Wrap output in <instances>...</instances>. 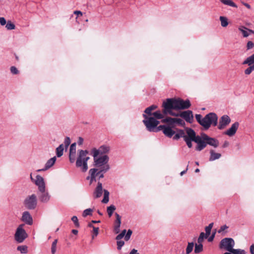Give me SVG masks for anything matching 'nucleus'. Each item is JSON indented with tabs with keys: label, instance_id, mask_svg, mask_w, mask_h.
<instances>
[{
	"label": "nucleus",
	"instance_id": "obj_1",
	"mask_svg": "<svg viewBox=\"0 0 254 254\" xmlns=\"http://www.w3.org/2000/svg\"><path fill=\"white\" fill-rule=\"evenodd\" d=\"M186 131L180 129L174 135V139H178L180 137H183L189 148L192 147L191 141L197 143L195 149L201 151L206 147L207 144L214 147H217L219 145V141L217 139L210 137L206 134L202 133L200 136L196 135L195 131L190 128H187Z\"/></svg>",
	"mask_w": 254,
	"mask_h": 254
},
{
	"label": "nucleus",
	"instance_id": "obj_2",
	"mask_svg": "<svg viewBox=\"0 0 254 254\" xmlns=\"http://www.w3.org/2000/svg\"><path fill=\"white\" fill-rule=\"evenodd\" d=\"M191 104L189 100L186 101L182 99L169 98L164 101L162 104L163 107V113L164 115L169 114L172 116H178L172 110H183L190 108Z\"/></svg>",
	"mask_w": 254,
	"mask_h": 254
},
{
	"label": "nucleus",
	"instance_id": "obj_3",
	"mask_svg": "<svg viewBox=\"0 0 254 254\" xmlns=\"http://www.w3.org/2000/svg\"><path fill=\"white\" fill-rule=\"evenodd\" d=\"M197 122L202 126L205 129H208L211 125L216 126L217 125L218 117L215 113H210L203 118L200 114L195 116Z\"/></svg>",
	"mask_w": 254,
	"mask_h": 254
},
{
	"label": "nucleus",
	"instance_id": "obj_4",
	"mask_svg": "<svg viewBox=\"0 0 254 254\" xmlns=\"http://www.w3.org/2000/svg\"><path fill=\"white\" fill-rule=\"evenodd\" d=\"M110 147L103 145L99 147V148H93L90 151V155L93 157L94 159L99 157L98 159H109L108 154L110 151Z\"/></svg>",
	"mask_w": 254,
	"mask_h": 254
},
{
	"label": "nucleus",
	"instance_id": "obj_5",
	"mask_svg": "<svg viewBox=\"0 0 254 254\" xmlns=\"http://www.w3.org/2000/svg\"><path fill=\"white\" fill-rule=\"evenodd\" d=\"M144 120L143 123L146 127L147 130L151 132H158L157 126L159 124V121L156 120L154 118L148 116L146 114H143Z\"/></svg>",
	"mask_w": 254,
	"mask_h": 254
},
{
	"label": "nucleus",
	"instance_id": "obj_6",
	"mask_svg": "<svg viewBox=\"0 0 254 254\" xmlns=\"http://www.w3.org/2000/svg\"><path fill=\"white\" fill-rule=\"evenodd\" d=\"M24 224H20L16 230L14 235L15 240L18 243H22L28 237V234L23 229Z\"/></svg>",
	"mask_w": 254,
	"mask_h": 254
},
{
	"label": "nucleus",
	"instance_id": "obj_7",
	"mask_svg": "<svg viewBox=\"0 0 254 254\" xmlns=\"http://www.w3.org/2000/svg\"><path fill=\"white\" fill-rule=\"evenodd\" d=\"M24 206L29 210H34L37 205V196L35 194L28 196L24 200Z\"/></svg>",
	"mask_w": 254,
	"mask_h": 254
},
{
	"label": "nucleus",
	"instance_id": "obj_8",
	"mask_svg": "<svg viewBox=\"0 0 254 254\" xmlns=\"http://www.w3.org/2000/svg\"><path fill=\"white\" fill-rule=\"evenodd\" d=\"M109 165L107 164L103 165L99 169L92 168L89 170V174H90V183H92L94 181H96V177L98 174L101 173H106L109 169Z\"/></svg>",
	"mask_w": 254,
	"mask_h": 254
},
{
	"label": "nucleus",
	"instance_id": "obj_9",
	"mask_svg": "<svg viewBox=\"0 0 254 254\" xmlns=\"http://www.w3.org/2000/svg\"><path fill=\"white\" fill-rule=\"evenodd\" d=\"M235 244V241L233 238H225L220 241L219 248L221 249H224L227 251L230 252L233 249Z\"/></svg>",
	"mask_w": 254,
	"mask_h": 254
},
{
	"label": "nucleus",
	"instance_id": "obj_10",
	"mask_svg": "<svg viewBox=\"0 0 254 254\" xmlns=\"http://www.w3.org/2000/svg\"><path fill=\"white\" fill-rule=\"evenodd\" d=\"M36 178V179L34 180V183L37 186H38L39 191L40 192L45 191L46 186L43 178L39 175H37Z\"/></svg>",
	"mask_w": 254,
	"mask_h": 254
},
{
	"label": "nucleus",
	"instance_id": "obj_11",
	"mask_svg": "<svg viewBox=\"0 0 254 254\" xmlns=\"http://www.w3.org/2000/svg\"><path fill=\"white\" fill-rule=\"evenodd\" d=\"M157 130H162L163 133L167 137H171L175 133V131L173 130L171 127H167L165 125H160L158 127Z\"/></svg>",
	"mask_w": 254,
	"mask_h": 254
},
{
	"label": "nucleus",
	"instance_id": "obj_12",
	"mask_svg": "<svg viewBox=\"0 0 254 254\" xmlns=\"http://www.w3.org/2000/svg\"><path fill=\"white\" fill-rule=\"evenodd\" d=\"M178 116H180L185 120L188 123H191L193 121V117L192 112L190 110L182 112L180 114H178Z\"/></svg>",
	"mask_w": 254,
	"mask_h": 254
},
{
	"label": "nucleus",
	"instance_id": "obj_13",
	"mask_svg": "<svg viewBox=\"0 0 254 254\" xmlns=\"http://www.w3.org/2000/svg\"><path fill=\"white\" fill-rule=\"evenodd\" d=\"M231 122V119L227 115L223 116L219 120L218 128L219 129H224Z\"/></svg>",
	"mask_w": 254,
	"mask_h": 254
},
{
	"label": "nucleus",
	"instance_id": "obj_14",
	"mask_svg": "<svg viewBox=\"0 0 254 254\" xmlns=\"http://www.w3.org/2000/svg\"><path fill=\"white\" fill-rule=\"evenodd\" d=\"M21 220L27 225H32L33 224L32 217L28 211L23 212Z\"/></svg>",
	"mask_w": 254,
	"mask_h": 254
},
{
	"label": "nucleus",
	"instance_id": "obj_15",
	"mask_svg": "<svg viewBox=\"0 0 254 254\" xmlns=\"http://www.w3.org/2000/svg\"><path fill=\"white\" fill-rule=\"evenodd\" d=\"M239 126V124L238 122H235L232 125L230 128H229L227 131L225 132V134L229 136H234Z\"/></svg>",
	"mask_w": 254,
	"mask_h": 254
},
{
	"label": "nucleus",
	"instance_id": "obj_16",
	"mask_svg": "<svg viewBox=\"0 0 254 254\" xmlns=\"http://www.w3.org/2000/svg\"><path fill=\"white\" fill-rule=\"evenodd\" d=\"M88 160H76V166L80 167L83 172H85L88 169L87 161Z\"/></svg>",
	"mask_w": 254,
	"mask_h": 254
},
{
	"label": "nucleus",
	"instance_id": "obj_17",
	"mask_svg": "<svg viewBox=\"0 0 254 254\" xmlns=\"http://www.w3.org/2000/svg\"><path fill=\"white\" fill-rule=\"evenodd\" d=\"M103 193L102 184L98 182L97 186L96 187L93 194L95 198H97L101 196Z\"/></svg>",
	"mask_w": 254,
	"mask_h": 254
},
{
	"label": "nucleus",
	"instance_id": "obj_18",
	"mask_svg": "<svg viewBox=\"0 0 254 254\" xmlns=\"http://www.w3.org/2000/svg\"><path fill=\"white\" fill-rule=\"evenodd\" d=\"M76 152V143L75 142L71 144L69 147V159H74Z\"/></svg>",
	"mask_w": 254,
	"mask_h": 254
},
{
	"label": "nucleus",
	"instance_id": "obj_19",
	"mask_svg": "<svg viewBox=\"0 0 254 254\" xmlns=\"http://www.w3.org/2000/svg\"><path fill=\"white\" fill-rule=\"evenodd\" d=\"M41 194L39 196V198L42 202H47L50 198V196L48 192H40Z\"/></svg>",
	"mask_w": 254,
	"mask_h": 254
},
{
	"label": "nucleus",
	"instance_id": "obj_20",
	"mask_svg": "<svg viewBox=\"0 0 254 254\" xmlns=\"http://www.w3.org/2000/svg\"><path fill=\"white\" fill-rule=\"evenodd\" d=\"M176 118H172L171 117H167L164 119H162V122L163 123H166L169 126L173 127L174 125L176 124Z\"/></svg>",
	"mask_w": 254,
	"mask_h": 254
},
{
	"label": "nucleus",
	"instance_id": "obj_21",
	"mask_svg": "<svg viewBox=\"0 0 254 254\" xmlns=\"http://www.w3.org/2000/svg\"><path fill=\"white\" fill-rule=\"evenodd\" d=\"M57 160H48L47 163L45 164V166L44 168L42 169H39L37 170L38 172L44 171L49 169L52 166L54 165Z\"/></svg>",
	"mask_w": 254,
	"mask_h": 254
},
{
	"label": "nucleus",
	"instance_id": "obj_22",
	"mask_svg": "<svg viewBox=\"0 0 254 254\" xmlns=\"http://www.w3.org/2000/svg\"><path fill=\"white\" fill-rule=\"evenodd\" d=\"M89 153V152L85 150H79L78 151V157L77 159H90L89 157H86V155Z\"/></svg>",
	"mask_w": 254,
	"mask_h": 254
},
{
	"label": "nucleus",
	"instance_id": "obj_23",
	"mask_svg": "<svg viewBox=\"0 0 254 254\" xmlns=\"http://www.w3.org/2000/svg\"><path fill=\"white\" fill-rule=\"evenodd\" d=\"M109 160H94V165L95 167L100 168L103 165L108 163Z\"/></svg>",
	"mask_w": 254,
	"mask_h": 254
},
{
	"label": "nucleus",
	"instance_id": "obj_24",
	"mask_svg": "<svg viewBox=\"0 0 254 254\" xmlns=\"http://www.w3.org/2000/svg\"><path fill=\"white\" fill-rule=\"evenodd\" d=\"M64 144H62L60 145L57 148H56V155L58 157H61L64 153Z\"/></svg>",
	"mask_w": 254,
	"mask_h": 254
},
{
	"label": "nucleus",
	"instance_id": "obj_25",
	"mask_svg": "<svg viewBox=\"0 0 254 254\" xmlns=\"http://www.w3.org/2000/svg\"><path fill=\"white\" fill-rule=\"evenodd\" d=\"M244 64H248L249 65H252L254 64V54L252 56L247 58L243 63Z\"/></svg>",
	"mask_w": 254,
	"mask_h": 254
},
{
	"label": "nucleus",
	"instance_id": "obj_26",
	"mask_svg": "<svg viewBox=\"0 0 254 254\" xmlns=\"http://www.w3.org/2000/svg\"><path fill=\"white\" fill-rule=\"evenodd\" d=\"M157 106L155 105H151L145 110L144 113L148 116H151L152 115V111L157 109Z\"/></svg>",
	"mask_w": 254,
	"mask_h": 254
},
{
	"label": "nucleus",
	"instance_id": "obj_27",
	"mask_svg": "<svg viewBox=\"0 0 254 254\" xmlns=\"http://www.w3.org/2000/svg\"><path fill=\"white\" fill-rule=\"evenodd\" d=\"M220 1L225 5H229L236 8L238 7L236 4L231 0H220Z\"/></svg>",
	"mask_w": 254,
	"mask_h": 254
},
{
	"label": "nucleus",
	"instance_id": "obj_28",
	"mask_svg": "<svg viewBox=\"0 0 254 254\" xmlns=\"http://www.w3.org/2000/svg\"><path fill=\"white\" fill-rule=\"evenodd\" d=\"M116 208L115 206L113 204H112L110 206L107 207V211L109 217L112 216L114 211L116 210Z\"/></svg>",
	"mask_w": 254,
	"mask_h": 254
},
{
	"label": "nucleus",
	"instance_id": "obj_29",
	"mask_svg": "<svg viewBox=\"0 0 254 254\" xmlns=\"http://www.w3.org/2000/svg\"><path fill=\"white\" fill-rule=\"evenodd\" d=\"M203 251V245L201 243L198 244H195L194 248V253L198 254Z\"/></svg>",
	"mask_w": 254,
	"mask_h": 254
},
{
	"label": "nucleus",
	"instance_id": "obj_30",
	"mask_svg": "<svg viewBox=\"0 0 254 254\" xmlns=\"http://www.w3.org/2000/svg\"><path fill=\"white\" fill-rule=\"evenodd\" d=\"M28 247L25 245L19 246L17 248V250L20 251L21 254H26L28 253Z\"/></svg>",
	"mask_w": 254,
	"mask_h": 254
},
{
	"label": "nucleus",
	"instance_id": "obj_31",
	"mask_svg": "<svg viewBox=\"0 0 254 254\" xmlns=\"http://www.w3.org/2000/svg\"><path fill=\"white\" fill-rule=\"evenodd\" d=\"M153 118L156 119H162L164 118V115L162 114L160 111H157L152 113Z\"/></svg>",
	"mask_w": 254,
	"mask_h": 254
},
{
	"label": "nucleus",
	"instance_id": "obj_32",
	"mask_svg": "<svg viewBox=\"0 0 254 254\" xmlns=\"http://www.w3.org/2000/svg\"><path fill=\"white\" fill-rule=\"evenodd\" d=\"M220 20L221 21V25L222 27H225L228 25V20L226 17L220 16Z\"/></svg>",
	"mask_w": 254,
	"mask_h": 254
},
{
	"label": "nucleus",
	"instance_id": "obj_33",
	"mask_svg": "<svg viewBox=\"0 0 254 254\" xmlns=\"http://www.w3.org/2000/svg\"><path fill=\"white\" fill-rule=\"evenodd\" d=\"M193 247L194 243L193 242H189L186 249V254H190L192 252Z\"/></svg>",
	"mask_w": 254,
	"mask_h": 254
},
{
	"label": "nucleus",
	"instance_id": "obj_34",
	"mask_svg": "<svg viewBox=\"0 0 254 254\" xmlns=\"http://www.w3.org/2000/svg\"><path fill=\"white\" fill-rule=\"evenodd\" d=\"M230 253L233 254H246V252L244 250H242L240 249H233Z\"/></svg>",
	"mask_w": 254,
	"mask_h": 254
},
{
	"label": "nucleus",
	"instance_id": "obj_35",
	"mask_svg": "<svg viewBox=\"0 0 254 254\" xmlns=\"http://www.w3.org/2000/svg\"><path fill=\"white\" fill-rule=\"evenodd\" d=\"M116 219L115 221V225L121 226V216L117 213H115Z\"/></svg>",
	"mask_w": 254,
	"mask_h": 254
},
{
	"label": "nucleus",
	"instance_id": "obj_36",
	"mask_svg": "<svg viewBox=\"0 0 254 254\" xmlns=\"http://www.w3.org/2000/svg\"><path fill=\"white\" fill-rule=\"evenodd\" d=\"M93 209L91 208H88L84 210L82 213V216L83 217H86L88 215H92Z\"/></svg>",
	"mask_w": 254,
	"mask_h": 254
},
{
	"label": "nucleus",
	"instance_id": "obj_37",
	"mask_svg": "<svg viewBox=\"0 0 254 254\" xmlns=\"http://www.w3.org/2000/svg\"><path fill=\"white\" fill-rule=\"evenodd\" d=\"M208 237H206V235H205L204 232H201L199 237L197 239V243L202 244L204 239H207Z\"/></svg>",
	"mask_w": 254,
	"mask_h": 254
},
{
	"label": "nucleus",
	"instance_id": "obj_38",
	"mask_svg": "<svg viewBox=\"0 0 254 254\" xmlns=\"http://www.w3.org/2000/svg\"><path fill=\"white\" fill-rule=\"evenodd\" d=\"M210 153H211L210 159H219L221 157V154L220 153H216L213 150H211L210 151Z\"/></svg>",
	"mask_w": 254,
	"mask_h": 254
},
{
	"label": "nucleus",
	"instance_id": "obj_39",
	"mask_svg": "<svg viewBox=\"0 0 254 254\" xmlns=\"http://www.w3.org/2000/svg\"><path fill=\"white\" fill-rule=\"evenodd\" d=\"M6 24L5 27L7 30H13L15 28V25L11 21H8Z\"/></svg>",
	"mask_w": 254,
	"mask_h": 254
},
{
	"label": "nucleus",
	"instance_id": "obj_40",
	"mask_svg": "<svg viewBox=\"0 0 254 254\" xmlns=\"http://www.w3.org/2000/svg\"><path fill=\"white\" fill-rule=\"evenodd\" d=\"M238 29L242 33L243 36L244 37H247L249 36V34L248 33V32L244 29H245L248 30V28H247L246 27H245L244 26H241V27H240Z\"/></svg>",
	"mask_w": 254,
	"mask_h": 254
},
{
	"label": "nucleus",
	"instance_id": "obj_41",
	"mask_svg": "<svg viewBox=\"0 0 254 254\" xmlns=\"http://www.w3.org/2000/svg\"><path fill=\"white\" fill-rule=\"evenodd\" d=\"M70 139L69 137L67 136L65 138L63 144L65 150H66L69 145L70 144Z\"/></svg>",
	"mask_w": 254,
	"mask_h": 254
},
{
	"label": "nucleus",
	"instance_id": "obj_42",
	"mask_svg": "<svg viewBox=\"0 0 254 254\" xmlns=\"http://www.w3.org/2000/svg\"><path fill=\"white\" fill-rule=\"evenodd\" d=\"M57 242H58V240L57 239H56L52 243V247H51V253L52 254H55V253L56 252V247H57Z\"/></svg>",
	"mask_w": 254,
	"mask_h": 254
},
{
	"label": "nucleus",
	"instance_id": "obj_43",
	"mask_svg": "<svg viewBox=\"0 0 254 254\" xmlns=\"http://www.w3.org/2000/svg\"><path fill=\"white\" fill-rule=\"evenodd\" d=\"M228 228V226H227L226 225L221 226L220 229L218 230V233L219 234L222 233L223 235H225L227 232H223V231L227 229Z\"/></svg>",
	"mask_w": 254,
	"mask_h": 254
},
{
	"label": "nucleus",
	"instance_id": "obj_44",
	"mask_svg": "<svg viewBox=\"0 0 254 254\" xmlns=\"http://www.w3.org/2000/svg\"><path fill=\"white\" fill-rule=\"evenodd\" d=\"M132 233V231L131 229H128L126 233V234L125 237V240L127 241L129 240L130 238L131 235Z\"/></svg>",
	"mask_w": 254,
	"mask_h": 254
},
{
	"label": "nucleus",
	"instance_id": "obj_45",
	"mask_svg": "<svg viewBox=\"0 0 254 254\" xmlns=\"http://www.w3.org/2000/svg\"><path fill=\"white\" fill-rule=\"evenodd\" d=\"M71 220L74 223L75 227H76L77 228H78L79 227L80 225H79V223L78 222V220L77 217L76 216H72L71 218Z\"/></svg>",
	"mask_w": 254,
	"mask_h": 254
},
{
	"label": "nucleus",
	"instance_id": "obj_46",
	"mask_svg": "<svg viewBox=\"0 0 254 254\" xmlns=\"http://www.w3.org/2000/svg\"><path fill=\"white\" fill-rule=\"evenodd\" d=\"M253 70H254V68L253 67V66L252 65H250V66L248 68L245 70L244 72L245 74L249 75L252 73V72Z\"/></svg>",
	"mask_w": 254,
	"mask_h": 254
},
{
	"label": "nucleus",
	"instance_id": "obj_47",
	"mask_svg": "<svg viewBox=\"0 0 254 254\" xmlns=\"http://www.w3.org/2000/svg\"><path fill=\"white\" fill-rule=\"evenodd\" d=\"M117 249L118 250H121L122 247L125 245V242L123 241H118L117 242Z\"/></svg>",
	"mask_w": 254,
	"mask_h": 254
},
{
	"label": "nucleus",
	"instance_id": "obj_48",
	"mask_svg": "<svg viewBox=\"0 0 254 254\" xmlns=\"http://www.w3.org/2000/svg\"><path fill=\"white\" fill-rule=\"evenodd\" d=\"M10 71L13 74H17L19 73L18 70L17 68L14 66L10 67Z\"/></svg>",
	"mask_w": 254,
	"mask_h": 254
},
{
	"label": "nucleus",
	"instance_id": "obj_49",
	"mask_svg": "<svg viewBox=\"0 0 254 254\" xmlns=\"http://www.w3.org/2000/svg\"><path fill=\"white\" fill-rule=\"evenodd\" d=\"M99 228L98 227H94L93 228V231L94 233V235H92V238L93 239L94 236H97L99 234Z\"/></svg>",
	"mask_w": 254,
	"mask_h": 254
},
{
	"label": "nucleus",
	"instance_id": "obj_50",
	"mask_svg": "<svg viewBox=\"0 0 254 254\" xmlns=\"http://www.w3.org/2000/svg\"><path fill=\"white\" fill-rule=\"evenodd\" d=\"M176 124H178V125H181V126H183L185 125V122L181 119H178V118H176Z\"/></svg>",
	"mask_w": 254,
	"mask_h": 254
},
{
	"label": "nucleus",
	"instance_id": "obj_51",
	"mask_svg": "<svg viewBox=\"0 0 254 254\" xmlns=\"http://www.w3.org/2000/svg\"><path fill=\"white\" fill-rule=\"evenodd\" d=\"M254 47V43L252 41H249L247 44L248 50L251 49Z\"/></svg>",
	"mask_w": 254,
	"mask_h": 254
},
{
	"label": "nucleus",
	"instance_id": "obj_52",
	"mask_svg": "<svg viewBox=\"0 0 254 254\" xmlns=\"http://www.w3.org/2000/svg\"><path fill=\"white\" fill-rule=\"evenodd\" d=\"M205 233H204V234H205V235H206V237H209V236L211 234V229H209V227H208L206 226L205 228Z\"/></svg>",
	"mask_w": 254,
	"mask_h": 254
},
{
	"label": "nucleus",
	"instance_id": "obj_53",
	"mask_svg": "<svg viewBox=\"0 0 254 254\" xmlns=\"http://www.w3.org/2000/svg\"><path fill=\"white\" fill-rule=\"evenodd\" d=\"M216 232H214L212 233L211 235L208 237V241L209 242H212L214 240V238L215 237Z\"/></svg>",
	"mask_w": 254,
	"mask_h": 254
},
{
	"label": "nucleus",
	"instance_id": "obj_54",
	"mask_svg": "<svg viewBox=\"0 0 254 254\" xmlns=\"http://www.w3.org/2000/svg\"><path fill=\"white\" fill-rule=\"evenodd\" d=\"M114 231L116 234H118L120 232V226L114 225Z\"/></svg>",
	"mask_w": 254,
	"mask_h": 254
},
{
	"label": "nucleus",
	"instance_id": "obj_55",
	"mask_svg": "<svg viewBox=\"0 0 254 254\" xmlns=\"http://www.w3.org/2000/svg\"><path fill=\"white\" fill-rule=\"evenodd\" d=\"M0 23L1 25H2V26H3L6 24V21L4 17H0Z\"/></svg>",
	"mask_w": 254,
	"mask_h": 254
},
{
	"label": "nucleus",
	"instance_id": "obj_56",
	"mask_svg": "<svg viewBox=\"0 0 254 254\" xmlns=\"http://www.w3.org/2000/svg\"><path fill=\"white\" fill-rule=\"evenodd\" d=\"M109 196H104V197L102 200V202L104 203H107L109 202Z\"/></svg>",
	"mask_w": 254,
	"mask_h": 254
},
{
	"label": "nucleus",
	"instance_id": "obj_57",
	"mask_svg": "<svg viewBox=\"0 0 254 254\" xmlns=\"http://www.w3.org/2000/svg\"><path fill=\"white\" fill-rule=\"evenodd\" d=\"M250 252L251 254H254V244H252L250 248Z\"/></svg>",
	"mask_w": 254,
	"mask_h": 254
},
{
	"label": "nucleus",
	"instance_id": "obj_58",
	"mask_svg": "<svg viewBox=\"0 0 254 254\" xmlns=\"http://www.w3.org/2000/svg\"><path fill=\"white\" fill-rule=\"evenodd\" d=\"M77 142L79 145H82L83 142V138L81 137H79Z\"/></svg>",
	"mask_w": 254,
	"mask_h": 254
},
{
	"label": "nucleus",
	"instance_id": "obj_59",
	"mask_svg": "<svg viewBox=\"0 0 254 254\" xmlns=\"http://www.w3.org/2000/svg\"><path fill=\"white\" fill-rule=\"evenodd\" d=\"M73 13L74 14H76L78 16H82V13L81 11H79V10H75L73 12Z\"/></svg>",
	"mask_w": 254,
	"mask_h": 254
},
{
	"label": "nucleus",
	"instance_id": "obj_60",
	"mask_svg": "<svg viewBox=\"0 0 254 254\" xmlns=\"http://www.w3.org/2000/svg\"><path fill=\"white\" fill-rule=\"evenodd\" d=\"M124 237V236L121 234L120 233L119 234H118L116 237V239L118 241L122 239Z\"/></svg>",
	"mask_w": 254,
	"mask_h": 254
},
{
	"label": "nucleus",
	"instance_id": "obj_61",
	"mask_svg": "<svg viewBox=\"0 0 254 254\" xmlns=\"http://www.w3.org/2000/svg\"><path fill=\"white\" fill-rule=\"evenodd\" d=\"M242 3L245 5L247 8H248V9H251V5L248 3H246V2H242Z\"/></svg>",
	"mask_w": 254,
	"mask_h": 254
},
{
	"label": "nucleus",
	"instance_id": "obj_62",
	"mask_svg": "<svg viewBox=\"0 0 254 254\" xmlns=\"http://www.w3.org/2000/svg\"><path fill=\"white\" fill-rule=\"evenodd\" d=\"M109 192L106 190H104V196H109Z\"/></svg>",
	"mask_w": 254,
	"mask_h": 254
},
{
	"label": "nucleus",
	"instance_id": "obj_63",
	"mask_svg": "<svg viewBox=\"0 0 254 254\" xmlns=\"http://www.w3.org/2000/svg\"><path fill=\"white\" fill-rule=\"evenodd\" d=\"M137 253V251L134 249H133L129 254H136Z\"/></svg>",
	"mask_w": 254,
	"mask_h": 254
},
{
	"label": "nucleus",
	"instance_id": "obj_64",
	"mask_svg": "<svg viewBox=\"0 0 254 254\" xmlns=\"http://www.w3.org/2000/svg\"><path fill=\"white\" fill-rule=\"evenodd\" d=\"M229 143L228 141H225V142L224 143V144L222 145V147L223 148L227 147L229 146Z\"/></svg>",
	"mask_w": 254,
	"mask_h": 254
}]
</instances>
